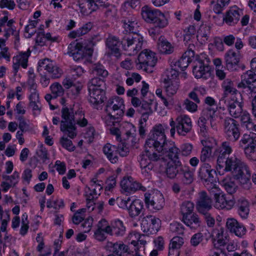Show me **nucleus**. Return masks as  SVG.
<instances>
[{
    "mask_svg": "<svg viewBox=\"0 0 256 256\" xmlns=\"http://www.w3.org/2000/svg\"><path fill=\"white\" fill-rule=\"evenodd\" d=\"M102 151L112 163L115 164L118 162V148L116 146L108 143L104 146Z\"/></svg>",
    "mask_w": 256,
    "mask_h": 256,
    "instance_id": "obj_40",
    "label": "nucleus"
},
{
    "mask_svg": "<svg viewBox=\"0 0 256 256\" xmlns=\"http://www.w3.org/2000/svg\"><path fill=\"white\" fill-rule=\"evenodd\" d=\"M67 54L72 56L76 61L82 59L86 56L84 48L80 44L75 42H71L68 46Z\"/></svg>",
    "mask_w": 256,
    "mask_h": 256,
    "instance_id": "obj_27",
    "label": "nucleus"
},
{
    "mask_svg": "<svg viewBox=\"0 0 256 256\" xmlns=\"http://www.w3.org/2000/svg\"><path fill=\"white\" fill-rule=\"evenodd\" d=\"M236 204V202L233 196H226L221 210H230L234 207Z\"/></svg>",
    "mask_w": 256,
    "mask_h": 256,
    "instance_id": "obj_60",
    "label": "nucleus"
},
{
    "mask_svg": "<svg viewBox=\"0 0 256 256\" xmlns=\"http://www.w3.org/2000/svg\"><path fill=\"white\" fill-rule=\"evenodd\" d=\"M196 30L194 26L190 25L185 30L184 40L186 43L188 42H196Z\"/></svg>",
    "mask_w": 256,
    "mask_h": 256,
    "instance_id": "obj_50",
    "label": "nucleus"
},
{
    "mask_svg": "<svg viewBox=\"0 0 256 256\" xmlns=\"http://www.w3.org/2000/svg\"><path fill=\"white\" fill-rule=\"evenodd\" d=\"M120 40L118 38L114 36H109L106 40V44L109 49L110 54L117 58L120 56V50L119 48Z\"/></svg>",
    "mask_w": 256,
    "mask_h": 256,
    "instance_id": "obj_34",
    "label": "nucleus"
},
{
    "mask_svg": "<svg viewBox=\"0 0 256 256\" xmlns=\"http://www.w3.org/2000/svg\"><path fill=\"white\" fill-rule=\"evenodd\" d=\"M62 120L60 122H75L74 116L72 108H70L66 106L62 107Z\"/></svg>",
    "mask_w": 256,
    "mask_h": 256,
    "instance_id": "obj_51",
    "label": "nucleus"
},
{
    "mask_svg": "<svg viewBox=\"0 0 256 256\" xmlns=\"http://www.w3.org/2000/svg\"><path fill=\"white\" fill-rule=\"evenodd\" d=\"M183 166L180 160H178L177 162H168L166 169L167 177L170 179L176 178L178 174H180Z\"/></svg>",
    "mask_w": 256,
    "mask_h": 256,
    "instance_id": "obj_37",
    "label": "nucleus"
},
{
    "mask_svg": "<svg viewBox=\"0 0 256 256\" xmlns=\"http://www.w3.org/2000/svg\"><path fill=\"white\" fill-rule=\"evenodd\" d=\"M43 70H46L50 74L51 77L52 78H60L63 72L61 68L56 66H54L48 58L40 60L38 62V72H40Z\"/></svg>",
    "mask_w": 256,
    "mask_h": 256,
    "instance_id": "obj_20",
    "label": "nucleus"
},
{
    "mask_svg": "<svg viewBox=\"0 0 256 256\" xmlns=\"http://www.w3.org/2000/svg\"><path fill=\"white\" fill-rule=\"evenodd\" d=\"M144 202L148 208H152L156 211L162 209L164 205L163 195L160 192L152 194H144Z\"/></svg>",
    "mask_w": 256,
    "mask_h": 256,
    "instance_id": "obj_14",
    "label": "nucleus"
},
{
    "mask_svg": "<svg viewBox=\"0 0 256 256\" xmlns=\"http://www.w3.org/2000/svg\"><path fill=\"white\" fill-rule=\"evenodd\" d=\"M158 48L162 54H170L174 51V47L164 36H161L158 40Z\"/></svg>",
    "mask_w": 256,
    "mask_h": 256,
    "instance_id": "obj_44",
    "label": "nucleus"
},
{
    "mask_svg": "<svg viewBox=\"0 0 256 256\" xmlns=\"http://www.w3.org/2000/svg\"><path fill=\"white\" fill-rule=\"evenodd\" d=\"M215 172L216 171L212 168L211 164L206 163L202 166L199 170L198 175L204 180L203 182L204 186L206 183H210L214 182L213 173Z\"/></svg>",
    "mask_w": 256,
    "mask_h": 256,
    "instance_id": "obj_31",
    "label": "nucleus"
},
{
    "mask_svg": "<svg viewBox=\"0 0 256 256\" xmlns=\"http://www.w3.org/2000/svg\"><path fill=\"white\" fill-rule=\"evenodd\" d=\"M209 60L204 56L201 55L196 59V64L194 66L193 73L197 78L207 79L210 76Z\"/></svg>",
    "mask_w": 256,
    "mask_h": 256,
    "instance_id": "obj_11",
    "label": "nucleus"
},
{
    "mask_svg": "<svg viewBox=\"0 0 256 256\" xmlns=\"http://www.w3.org/2000/svg\"><path fill=\"white\" fill-rule=\"evenodd\" d=\"M108 227L110 236L122 237L126 233V227L124 222L119 219L112 220L110 224L108 223Z\"/></svg>",
    "mask_w": 256,
    "mask_h": 256,
    "instance_id": "obj_24",
    "label": "nucleus"
},
{
    "mask_svg": "<svg viewBox=\"0 0 256 256\" xmlns=\"http://www.w3.org/2000/svg\"><path fill=\"white\" fill-rule=\"evenodd\" d=\"M156 62V54L150 50L145 49L140 52L136 61V68L138 70L151 73Z\"/></svg>",
    "mask_w": 256,
    "mask_h": 256,
    "instance_id": "obj_8",
    "label": "nucleus"
},
{
    "mask_svg": "<svg viewBox=\"0 0 256 256\" xmlns=\"http://www.w3.org/2000/svg\"><path fill=\"white\" fill-rule=\"evenodd\" d=\"M194 204L190 201L184 202L180 206V213L182 217L194 213Z\"/></svg>",
    "mask_w": 256,
    "mask_h": 256,
    "instance_id": "obj_53",
    "label": "nucleus"
},
{
    "mask_svg": "<svg viewBox=\"0 0 256 256\" xmlns=\"http://www.w3.org/2000/svg\"><path fill=\"white\" fill-rule=\"evenodd\" d=\"M160 156L150 149L146 148L144 153L140 154L139 162L141 168V173L143 177L149 180L151 178L152 172L154 168L152 162L160 160Z\"/></svg>",
    "mask_w": 256,
    "mask_h": 256,
    "instance_id": "obj_5",
    "label": "nucleus"
},
{
    "mask_svg": "<svg viewBox=\"0 0 256 256\" xmlns=\"http://www.w3.org/2000/svg\"><path fill=\"white\" fill-rule=\"evenodd\" d=\"M242 100V97L240 98L234 96H231L229 98L222 97L220 104L224 102L230 115L233 118H238L242 114L243 110Z\"/></svg>",
    "mask_w": 256,
    "mask_h": 256,
    "instance_id": "obj_10",
    "label": "nucleus"
},
{
    "mask_svg": "<svg viewBox=\"0 0 256 256\" xmlns=\"http://www.w3.org/2000/svg\"><path fill=\"white\" fill-rule=\"evenodd\" d=\"M178 73L176 70L170 68L166 70L163 80H179L178 78Z\"/></svg>",
    "mask_w": 256,
    "mask_h": 256,
    "instance_id": "obj_63",
    "label": "nucleus"
},
{
    "mask_svg": "<svg viewBox=\"0 0 256 256\" xmlns=\"http://www.w3.org/2000/svg\"><path fill=\"white\" fill-rule=\"evenodd\" d=\"M194 146L192 144L190 143H184L182 144L180 148H179L180 154L183 156H189L192 153Z\"/></svg>",
    "mask_w": 256,
    "mask_h": 256,
    "instance_id": "obj_58",
    "label": "nucleus"
},
{
    "mask_svg": "<svg viewBox=\"0 0 256 256\" xmlns=\"http://www.w3.org/2000/svg\"><path fill=\"white\" fill-rule=\"evenodd\" d=\"M50 88L54 98L62 96L64 94V89L62 86L58 82L52 84Z\"/></svg>",
    "mask_w": 256,
    "mask_h": 256,
    "instance_id": "obj_61",
    "label": "nucleus"
},
{
    "mask_svg": "<svg viewBox=\"0 0 256 256\" xmlns=\"http://www.w3.org/2000/svg\"><path fill=\"white\" fill-rule=\"evenodd\" d=\"M192 52H185L176 62V66L179 67L182 70H184L192 61Z\"/></svg>",
    "mask_w": 256,
    "mask_h": 256,
    "instance_id": "obj_45",
    "label": "nucleus"
},
{
    "mask_svg": "<svg viewBox=\"0 0 256 256\" xmlns=\"http://www.w3.org/2000/svg\"><path fill=\"white\" fill-rule=\"evenodd\" d=\"M216 107L206 106L202 112V116L206 118V120H210L211 124L216 119Z\"/></svg>",
    "mask_w": 256,
    "mask_h": 256,
    "instance_id": "obj_52",
    "label": "nucleus"
},
{
    "mask_svg": "<svg viewBox=\"0 0 256 256\" xmlns=\"http://www.w3.org/2000/svg\"><path fill=\"white\" fill-rule=\"evenodd\" d=\"M240 57V52L238 50L230 49L225 54L226 66L228 70H236Z\"/></svg>",
    "mask_w": 256,
    "mask_h": 256,
    "instance_id": "obj_22",
    "label": "nucleus"
},
{
    "mask_svg": "<svg viewBox=\"0 0 256 256\" xmlns=\"http://www.w3.org/2000/svg\"><path fill=\"white\" fill-rule=\"evenodd\" d=\"M168 128L167 125H156L150 131L145 144L146 148H149L152 152L154 150L160 156V160H164L163 156L168 157L171 162H177L180 160L179 148L172 141H167L165 131Z\"/></svg>",
    "mask_w": 256,
    "mask_h": 256,
    "instance_id": "obj_1",
    "label": "nucleus"
},
{
    "mask_svg": "<svg viewBox=\"0 0 256 256\" xmlns=\"http://www.w3.org/2000/svg\"><path fill=\"white\" fill-rule=\"evenodd\" d=\"M122 49L130 56H134L142 48L144 38L138 34H124L121 36Z\"/></svg>",
    "mask_w": 256,
    "mask_h": 256,
    "instance_id": "obj_2",
    "label": "nucleus"
},
{
    "mask_svg": "<svg viewBox=\"0 0 256 256\" xmlns=\"http://www.w3.org/2000/svg\"><path fill=\"white\" fill-rule=\"evenodd\" d=\"M242 80L238 87L248 88L250 93H256V74L252 70H248L241 76Z\"/></svg>",
    "mask_w": 256,
    "mask_h": 256,
    "instance_id": "obj_18",
    "label": "nucleus"
},
{
    "mask_svg": "<svg viewBox=\"0 0 256 256\" xmlns=\"http://www.w3.org/2000/svg\"><path fill=\"white\" fill-rule=\"evenodd\" d=\"M92 73L103 79L107 77L108 74V72L104 68V67L100 64H96L93 66Z\"/></svg>",
    "mask_w": 256,
    "mask_h": 256,
    "instance_id": "obj_55",
    "label": "nucleus"
},
{
    "mask_svg": "<svg viewBox=\"0 0 256 256\" xmlns=\"http://www.w3.org/2000/svg\"><path fill=\"white\" fill-rule=\"evenodd\" d=\"M182 221L186 226L192 230H197L202 225V222L200 217L194 212L182 217Z\"/></svg>",
    "mask_w": 256,
    "mask_h": 256,
    "instance_id": "obj_36",
    "label": "nucleus"
},
{
    "mask_svg": "<svg viewBox=\"0 0 256 256\" xmlns=\"http://www.w3.org/2000/svg\"><path fill=\"white\" fill-rule=\"evenodd\" d=\"M222 88L224 90V94L222 97L228 98V94H230V96H236L242 97L240 93L236 88L235 85L233 81L229 78L226 79L222 82Z\"/></svg>",
    "mask_w": 256,
    "mask_h": 256,
    "instance_id": "obj_38",
    "label": "nucleus"
},
{
    "mask_svg": "<svg viewBox=\"0 0 256 256\" xmlns=\"http://www.w3.org/2000/svg\"><path fill=\"white\" fill-rule=\"evenodd\" d=\"M239 147L244 150L246 157L250 160L256 161V134H244L238 142Z\"/></svg>",
    "mask_w": 256,
    "mask_h": 256,
    "instance_id": "obj_7",
    "label": "nucleus"
},
{
    "mask_svg": "<svg viewBox=\"0 0 256 256\" xmlns=\"http://www.w3.org/2000/svg\"><path fill=\"white\" fill-rule=\"evenodd\" d=\"M223 130L225 138L229 142H235L240 136L238 122L230 117H226L223 122Z\"/></svg>",
    "mask_w": 256,
    "mask_h": 256,
    "instance_id": "obj_9",
    "label": "nucleus"
},
{
    "mask_svg": "<svg viewBox=\"0 0 256 256\" xmlns=\"http://www.w3.org/2000/svg\"><path fill=\"white\" fill-rule=\"evenodd\" d=\"M170 230L176 234L182 235L184 234V228L182 224L175 222L170 224Z\"/></svg>",
    "mask_w": 256,
    "mask_h": 256,
    "instance_id": "obj_57",
    "label": "nucleus"
},
{
    "mask_svg": "<svg viewBox=\"0 0 256 256\" xmlns=\"http://www.w3.org/2000/svg\"><path fill=\"white\" fill-rule=\"evenodd\" d=\"M232 152V149L230 144L228 142H223L221 146L216 148L214 152V154L217 156V171L220 174L222 168H224V164L228 158L227 154H230Z\"/></svg>",
    "mask_w": 256,
    "mask_h": 256,
    "instance_id": "obj_15",
    "label": "nucleus"
},
{
    "mask_svg": "<svg viewBox=\"0 0 256 256\" xmlns=\"http://www.w3.org/2000/svg\"><path fill=\"white\" fill-rule=\"evenodd\" d=\"M99 86L101 91H106V86L104 79L97 76L92 78L88 83V90H94L95 86Z\"/></svg>",
    "mask_w": 256,
    "mask_h": 256,
    "instance_id": "obj_49",
    "label": "nucleus"
},
{
    "mask_svg": "<svg viewBox=\"0 0 256 256\" xmlns=\"http://www.w3.org/2000/svg\"><path fill=\"white\" fill-rule=\"evenodd\" d=\"M120 117L121 116L118 115H114V114L106 112V115L102 118V120L106 126H112L114 125L116 120Z\"/></svg>",
    "mask_w": 256,
    "mask_h": 256,
    "instance_id": "obj_62",
    "label": "nucleus"
},
{
    "mask_svg": "<svg viewBox=\"0 0 256 256\" xmlns=\"http://www.w3.org/2000/svg\"><path fill=\"white\" fill-rule=\"evenodd\" d=\"M160 220L152 215L144 217L142 220L141 228L142 231L148 234H156L160 228Z\"/></svg>",
    "mask_w": 256,
    "mask_h": 256,
    "instance_id": "obj_13",
    "label": "nucleus"
},
{
    "mask_svg": "<svg viewBox=\"0 0 256 256\" xmlns=\"http://www.w3.org/2000/svg\"><path fill=\"white\" fill-rule=\"evenodd\" d=\"M75 122L70 123L60 122V130L71 138H74L76 136V128Z\"/></svg>",
    "mask_w": 256,
    "mask_h": 256,
    "instance_id": "obj_42",
    "label": "nucleus"
},
{
    "mask_svg": "<svg viewBox=\"0 0 256 256\" xmlns=\"http://www.w3.org/2000/svg\"><path fill=\"white\" fill-rule=\"evenodd\" d=\"M120 186L125 192L128 193L134 192L138 190L145 192L146 190V188L142 186L141 184L133 181L131 177L124 178L121 180Z\"/></svg>",
    "mask_w": 256,
    "mask_h": 256,
    "instance_id": "obj_25",
    "label": "nucleus"
},
{
    "mask_svg": "<svg viewBox=\"0 0 256 256\" xmlns=\"http://www.w3.org/2000/svg\"><path fill=\"white\" fill-rule=\"evenodd\" d=\"M224 230L222 228L218 229L216 232V243L214 244H218L220 246H224L228 242V239L226 236L224 234Z\"/></svg>",
    "mask_w": 256,
    "mask_h": 256,
    "instance_id": "obj_54",
    "label": "nucleus"
},
{
    "mask_svg": "<svg viewBox=\"0 0 256 256\" xmlns=\"http://www.w3.org/2000/svg\"><path fill=\"white\" fill-rule=\"evenodd\" d=\"M233 177L244 188L249 190L250 188L252 186L250 180L251 173L250 168L246 163L238 170V171L234 172Z\"/></svg>",
    "mask_w": 256,
    "mask_h": 256,
    "instance_id": "obj_12",
    "label": "nucleus"
},
{
    "mask_svg": "<svg viewBox=\"0 0 256 256\" xmlns=\"http://www.w3.org/2000/svg\"><path fill=\"white\" fill-rule=\"evenodd\" d=\"M144 210V203L141 200L138 199L130 200L127 210L130 218H134L138 216Z\"/></svg>",
    "mask_w": 256,
    "mask_h": 256,
    "instance_id": "obj_33",
    "label": "nucleus"
},
{
    "mask_svg": "<svg viewBox=\"0 0 256 256\" xmlns=\"http://www.w3.org/2000/svg\"><path fill=\"white\" fill-rule=\"evenodd\" d=\"M211 28L209 26H202L200 27L196 35V40L200 44H204L208 40L210 34Z\"/></svg>",
    "mask_w": 256,
    "mask_h": 256,
    "instance_id": "obj_47",
    "label": "nucleus"
},
{
    "mask_svg": "<svg viewBox=\"0 0 256 256\" xmlns=\"http://www.w3.org/2000/svg\"><path fill=\"white\" fill-rule=\"evenodd\" d=\"M141 14L146 22L152 24L154 26L162 27L168 24V16L158 9L145 6L142 8Z\"/></svg>",
    "mask_w": 256,
    "mask_h": 256,
    "instance_id": "obj_4",
    "label": "nucleus"
},
{
    "mask_svg": "<svg viewBox=\"0 0 256 256\" xmlns=\"http://www.w3.org/2000/svg\"><path fill=\"white\" fill-rule=\"evenodd\" d=\"M179 175L182 176L181 180L182 182L184 184H189L193 182L194 174L190 170V168L188 166H183Z\"/></svg>",
    "mask_w": 256,
    "mask_h": 256,
    "instance_id": "obj_48",
    "label": "nucleus"
},
{
    "mask_svg": "<svg viewBox=\"0 0 256 256\" xmlns=\"http://www.w3.org/2000/svg\"><path fill=\"white\" fill-rule=\"evenodd\" d=\"M212 200L204 191L198 193L196 202V208L199 212H204L212 208Z\"/></svg>",
    "mask_w": 256,
    "mask_h": 256,
    "instance_id": "obj_26",
    "label": "nucleus"
},
{
    "mask_svg": "<svg viewBox=\"0 0 256 256\" xmlns=\"http://www.w3.org/2000/svg\"><path fill=\"white\" fill-rule=\"evenodd\" d=\"M246 163V162L242 161L236 156L228 157L224 164V168H222L220 174H223L224 172H230L233 176L234 172L238 171V170L240 169Z\"/></svg>",
    "mask_w": 256,
    "mask_h": 256,
    "instance_id": "obj_21",
    "label": "nucleus"
},
{
    "mask_svg": "<svg viewBox=\"0 0 256 256\" xmlns=\"http://www.w3.org/2000/svg\"><path fill=\"white\" fill-rule=\"evenodd\" d=\"M122 23L124 29L122 35L124 34H137L138 26L136 16L126 12H122Z\"/></svg>",
    "mask_w": 256,
    "mask_h": 256,
    "instance_id": "obj_17",
    "label": "nucleus"
},
{
    "mask_svg": "<svg viewBox=\"0 0 256 256\" xmlns=\"http://www.w3.org/2000/svg\"><path fill=\"white\" fill-rule=\"evenodd\" d=\"M153 106L154 102L152 99H150L148 101L142 99V106L137 110L142 114L145 121L148 118V116L153 112L152 108Z\"/></svg>",
    "mask_w": 256,
    "mask_h": 256,
    "instance_id": "obj_41",
    "label": "nucleus"
},
{
    "mask_svg": "<svg viewBox=\"0 0 256 256\" xmlns=\"http://www.w3.org/2000/svg\"><path fill=\"white\" fill-rule=\"evenodd\" d=\"M19 121L18 128L22 132H30L33 130V128L24 120V117L19 116L18 118Z\"/></svg>",
    "mask_w": 256,
    "mask_h": 256,
    "instance_id": "obj_64",
    "label": "nucleus"
},
{
    "mask_svg": "<svg viewBox=\"0 0 256 256\" xmlns=\"http://www.w3.org/2000/svg\"><path fill=\"white\" fill-rule=\"evenodd\" d=\"M162 81L168 96H172L176 93L180 86L179 80H163Z\"/></svg>",
    "mask_w": 256,
    "mask_h": 256,
    "instance_id": "obj_43",
    "label": "nucleus"
},
{
    "mask_svg": "<svg viewBox=\"0 0 256 256\" xmlns=\"http://www.w3.org/2000/svg\"><path fill=\"white\" fill-rule=\"evenodd\" d=\"M171 126L170 133L172 136H174L176 131L180 136H185L190 132L192 128V122L190 118L186 114L178 116L174 120L171 118L170 122Z\"/></svg>",
    "mask_w": 256,
    "mask_h": 256,
    "instance_id": "obj_6",
    "label": "nucleus"
},
{
    "mask_svg": "<svg viewBox=\"0 0 256 256\" xmlns=\"http://www.w3.org/2000/svg\"><path fill=\"white\" fill-rule=\"evenodd\" d=\"M205 187L208 190L211 196H214V198L220 196L224 192L214 183V182L210 183H206Z\"/></svg>",
    "mask_w": 256,
    "mask_h": 256,
    "instance_id": "obj_56",
    "label": "nucleus"
},
{
    "mask_svg": "<svg viewBox=\"0 0 256 256\" xmlns=\"http://www.w3.org/2000/svg\"><path fill=\"white\" fill-rule=\"evenodd\" d=\"M250 204L244 198H240L235 204L237 214L242 219H246L250 213Z\"/></svg>",
    "mask_w": 256,
    "mask_h": 256,
    "instance_id": "obj_30",
    "label": "nucleus"
},
{
    "mask_svg": "<svg viewBox=\"0 0 256 256\" xmlns=\"http://www.w3.org/2000/svg\"><path fill=\"white\" fill-rule=\"evenodd\" d=\"M206 141L202 140V144L203 146L201 150L200 159L201 162L203 164L209 163L211 164L214 160V157L212 156V147L206 145Z\"/></svg>",
    "mask_w": 256,
    "mask_h": 256,
    "instance_id": "obj_39",
    "label": "nucleus"
},
{
    "mask_svg": "<svg viewBox=\"0 0 256 256\" xmlns=\"http://www.w3.org/2000/svg\"><path fill=\"white\" fill-rule=\"evenodd\" d=\"M106 250L112 253L116 256H128L134 253V252L130 250L128 246L122 242H108L105 246Z\"/></svg>",
    "mask_w": 256,
    "mask_h": 256,
    "instance_id": "obj_19",
    "label": "nucleus"
},
{
    "mask_svg": "<svg viewBox=\"0 0 256 256\" xmlns=\"http://www.w3.org/2000/svg\"><path fill=\"white\" fill-rule=\"evenodd\" d=\"M88 92L89 102L94 108L98 110L106 99V92L100 90L94 92V90H88Z\"/></svg>",
    "mask_w": 256,
    "mask_h": 256,
    "instance_id": "obj_28",
    "label": "nucleus"
},
{
    "mask_svg": "<svg viewBox=\"0 0 256 256\" xmlns=\"http://www.w3.org/2000/svg\"><path fill=\"white\" fill-rule=\"evenodd\" d=\"M106 0H79L78 4L81 12L86 14L87 9L90 10V12L96 10L100 8H106L104 14L106 17L110 18L115 16L116 9L113 6L105 4Z\"/></svg>",
    "mask_w": 256,
    "mask_h": 256,
    "instance_id": "obj_3",
    "label": "nucleus"
},
{
    "mask_svg": "<svg viewBox=\"0 0 256 256\" xmlns=\"http://www.w3.org/2000/svg\"><path fill=\"white\" fill-rule=\"evenodd\" d=\"M220 184L224 187L226 191L231 194L236 192L238 188L235 182L230 176H228L221 180Z\"/></svg>",
    "mask_w": 256,
    "mask_h": 256,
    "instance_id": "obj_46",
    "label": "nucleus"
},
{
    "mask_svg": "<svg viewBox=\"0 0 256 256\" xmlns=\"http://www.w3.org/2000/svg\"><path fill=\"white\" fill-rule=\"evenodd\" d=\"M124 100L120 97L115 96L110 98L107 102L105 111L106 112L122 116L124 114Z\"/></svg>",
    "mask_w": 256,
    "mask_h": 256,
    "instance_id": "obj_16",
    "label": "nucleus"
},
{
    "mask_svg": "<svg viewBox=\"0 0 256 256\" xmlns=\"http://www.w3.org/2000/svg\"><path fill=\"white\" fill-rule=\"evenodd\" d=\"M96 227L94 235V238L98 241L104 240L106 238V234H109L108 222L102 219L98 222Z\"/></svg>",
    "mask_w": 256,
    "mask_h": 256,
    "instance_id": "obj_32",
    "label": "nucleus"
},
{
    "mask_svg": "<svg viewBox=\"0 0 256 256\" xmlns=\"http://www.w3.org/2000/svg\"><path fill=\"white\" fill-rule=\"evenodd\" d=\"M240 10L236 6L231 8L226 14L224 20L229 26H234L240 20Z\"/></svg>",
    "mask_w": 256,
    "mask_h": 256,
    "instance_id": "obj_35",
    "label": "nucleus"
},
{
    "mask_svg": "<svg viewBox=\"0 0 256 256\" xmlns=\"http://www.w3.org/2000/svg\"><path fill=\"white\" fill-rule=\"evenodd\" d=\"M30 49L25 52H20L18 54L14 56L12 58L13 72L16 75L19 70L20 66L23 68H26L28 66V58L30 54Z\"/></svg>",
    "mask_w": 256,
    "mask_h": 256,
    "instance_id": "obj_23",
    "label": "nucleus"
},
{
    "mask_svg": "<svg viewBox=\"0 0 256 256\" xmlns=\"http://www.w3.org/2000/svg\"><path fill=\"white\" fill-rule=\"evenodd\" d=\"M130 237L131 238L134 236H135L136 238H137V240H132L130 242V244H132L134 247H138V242L140 244V246H144V244H146V241L143 239H142V237H144V235H140L138 233L134 232L130 234Z\"/></svg>",
    "mask_w": 256,
    "mask_h": 256,
    "instance_id": "obj_59",
    "label": "nucleus"
},
{
    "mask_svg": "<svg viewBox=\"0 0 256 256\" xmlns=\"http://www.w3.org/2000/svg\"><path fill=\"white\" fill-rule=\"evenodd\" d=\"M229 230L238 237H242L246 233V228L243 224L239 222L234 218H228L226 223Z\"/></svg>",
    "mask_w": 256,
    "mask_h": 256,
    "instance_id": "obj_29",
    "label": "nucleus"
}]
</instances>
